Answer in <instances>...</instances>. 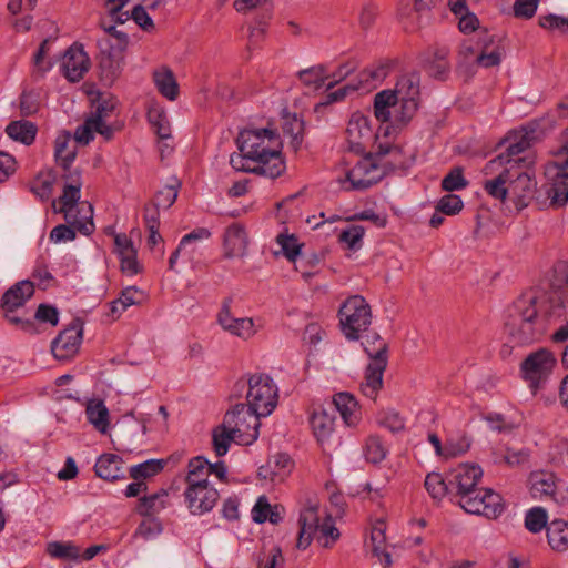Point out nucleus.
I'll return each mask as SVG.
<instances>
[{
	"label": "nucleus",
	"mask_w": 568,
	"mask_h": 568,
	"mask_svg": "<svg viewBox=\"0 0 568 568\" xmlns=\"http://www.w3.org/2000/svg\"><path fill=\"white\" fill-rule=\"evenodd\" d=\"M560 292L529 290L508 306L505 331L511 342L527 345L539 341L552 320L561 317Z\"/></svg>",
	"instance_id": "obj_1"
},
{
	"label": "nucleus",
	"mask_w": 568,
	"mask_h": 568,
	"mask_svg": "<svg viewBox=\"0 0 568 568\" xmlns=\"http://www.w3.org/2000/svg\"><path fill=\"white\" fill-rule=\"evenodd\" d=\"M483 469L478 465L460 464L448 473L452 498L467 513L495 519L504 511L501 497L488 488H478Z\"/></svg>",
	"instance_id": "obj_2"
},
{
	"label": "nucleus",
	"mask_w": 568,
	"mask_h": 568,
	"mask_svg": "<svg viewBox=\"0 0 568 568\" xmlns=\"http://www.w3.org/2000/svg\"><path fill=\"white\" fill-rule=\"evenodd\" d=\"M403 158L400 146L382 144L377 145L374 153H368L346 172L345 191H364L378 183L385 174L396 170H407L410 162Z\"/></svg>",
	"instance_id": "obj_3"
},
{
	"label": "nucleus",
	"mask_w": 568,
	"mask_h": 568,
	"mask_svg": "<svg viewBox=\"0 0 568 568\" xmlns=\"http://www.w3.org/2000/svg\"><path fill=\"white\" fill-rule=\"evenodd\" d=\"M236 142L240 152L260 163L264 176L276 179L285 172L286 165L281 152L283 144L275 130L245 129L240 132Z\"/></svg>",
	"instance_id": "obj_4"
},
{
	"label": "nucleus",
	"mask_w": 568,
	"mask_h": 568,
	"mask_svg": "<svg viewBox=\"0 0 568 568\" xmlns=\"http://www.w3.org/2000/svg\"><path fill=\"white\" fill-rule=\"evenodd\" d=\"M362 345L371 362L366 367L361 389L366 397L374 399L378 390L383 387V375L388 362V346L376 333L365 335Z\"/></svg>",
	"instance_id": "obj_5"
},
{
	"label": "nucleus",
	"mask_w": 568,
	"mask_h": 568,
	"mask_svg": "<svg viewBox=\"0 0 568 568\" xmlns=\"http://www.w3.org/2000/svg\"><path fill=\"white\" fill-rule=\"evenodd\" d=\"M247 394L245 404L257 416H268L277 405V386L273 379L263 373H256L247 379Z\"/></svg>",
	"instance_id": "obj_6"
},
{
	"label": "nucleus",
	"mask_w": 568,
	"mask_h": 568,
	"mask_svg": "<svg viewBox=\"0 0 568 568\" xmlns=\"http://www.w3.org/2000/svg\"><path fill=\"white\" fill-rule=\"evenodd\" d=\"M339 317L343 334L347 339L355 341L371 325V307L362 296L355 295L347 298L341 306Z\"/></svg>",
	"instance_id": "obj_7"
},
{
	"label": "nucleus",
	"mask_w": 568,
	"mask_h": 568,
	"mask_svg": "<svg viewBox=\"0 0 568 568\" xmlns=\"http://www.w3.org/2000/svg\"><path fill=\"white\" fill-rule=\"evenodd\" d=\"M568 153V140L561 148ZM547 182L542 184L539 194H545V202L548 201V206L559 209L568 202V159L562 163H554L549 165L545 173Z\"/></svg>",
	"instance_id": "obj_8"
},
{
	"label": "nucleus",
	"mask_w": 568,
	"mask_h": 568,
	"mask_svg": "<svg viewBox=\"0 0 568 568\" xmlns=\"http://www.w3.org/2000/svg\"><path fill=\"white\" fill-rule=\"evenodd\" d=\"M34 294V286H10L2 295L0 307L3 311L4 318L13 326L20 329L34 333V323L26 320L18 313L23 311L28 300Z\"/></svg>",
	"instance_id": "obj_9"
},
{
	"label": "nucleus",
	"mask_w": 568,
	"mask_h": 568,
	"mask_svg": "<svg viewBox=\"0 0 568 568\" xmlns=\"http://www.w3.org/2000/svg\"><path fill=\"white\" fill-rule=\"evenodd\" d=\"M260 417L245 404L240 403L226 412L223 423L237 437V443L248 445L258 437Z\"/></svg>",
	"instance_id": "obj_10"
},
{
	"label": "nucleus",
	"mask_w": 568,
	"mask_h": 568,
	"mask_svg": "<svg viewBox=\"0 0 568 568\" xmlns=\"http://www.w3.org/2000/svg\"><path fill=\"white\" fill-rule=\"evenodd\" d=\"M531 136L528 132L515 135L514 139H507L508 145L505 152L498 154L493 160L488 161L484 168L486 175L493 174L498 168L505 166L511 170L515 165L524 164L525 166L530 165L534 161L526 156H519L521 153L527 151L531 145Z\"/></svg>",
	"instance_id": "obj_11"
},
{
	"label": "nucleus",
	"mask_w": 568,
	"mask_h": 568,
	"mask_svg": "<svg viewBox=\"0 0 568 568\" xmlns=\"http://www.w3.org/2000/svg\"><path fill=\"white\" fill-rule=\"evenodd\" d=\"M531 136L528 132L515 135L514 139H507L508 145L505 152L498 154L493 160L488 161L484 168L486 175L493 174L498 168L505 166L511 170L515 165L524 164L525 166L530 165L534 161L526 156H519L521 153L527 151L531 145Z\"/></svg>",
	"instance_id": "obj_12"
},
{
	"label": "nucleus",
	"mask_w": 568,
	"mask_h": 568,
	"mask_svg": "<svg viewBox=\"0 0 568 568\" xmlns=\"http://www.w3.org/2000/svg\"><path fill=\"white\" fill-rule=\"evenodd\" d=\"M531 136L528 132L515 135L514 139H507L508 145L505 152L498 154L493 160L488 161L484 168L486 175L493 174L498 168L505 166L511 170L515 165L524 164L525 166L530 165L534 161L526 156H519L521 153L527 151L531 145Z\"/></svg>",
	"instance_id": "obj_13"
},
{
	"label": "nucleus",
	"mask_w": 568,
	"mask_h": 568,
	"mask_svg": "<svg viewBox=\"0 0 568 568\" xmlns=\"http://www.w3.org/2000/svg\"><path fill=\"white\" fill-rule=\"evenodd\" d=\"M81 213H83L81 216L73 215L70 221H67L70 225L59 224L53 227L50 233L51 241H72L75 239L77 231L83 235H90L94 231L92 205L88 202H81L78 214Z\"/></svg>",
	"instance_id": "obj_14"
},
{
	"label": "nucleus",
	"mask_w": 568,
	"mask_h": 568,
	"mask_svg": "<svg viewBox=\"0 0 568 568\" xmlns=\"http://www.w3.org/2000/svg\"><path fill=\"white\" fill-rule=\"evenodd\" d=\"M555 364L556 358L552 353L546 348H540L523 361L520 369L524 379L529 382L532 389H537L539 384L548 377Z\"/></svg>",
	"instance_id": "obj_15"
},
{
	"label": "nucleus",
	"mask_w": 568,
	"mask_h": 568,
	"mask_svg": "<svg viewBox=\"0 0 568 568\" xmlns=\"http://www.w3.org/2000/svg\"><path fill=\"white\" fill-rule=\"evenodd\" d=\"M83 326L80 320H74L52 341L51 351L59 361L71 359L79 351L82 342Z\"/></svg>",
	"instance_id": "obj_16"
},
{
	"label": "nucleus",
	"mask_w": 568,
	"mask_h": 568,
	"mask_svg": "<svg viewBox=\"0 0 568 568\" xmlns=\"http://www.w3.org/2000/svg\"><path fill=\"white\" fill-rule=\"evenodd\" d=\"M184 498L190 513L200 516L214 508L220 494L211 485H199L196 483L193 487H186Z\"/></svg>",
	"instance_id": "obj_17"
},
{
	"label": "nucleus",
	"mask_w": 568,
	"mask_h": 568,
	"mask_svg": "<svg viewBox=\"0 0 568 568\" xmlns=\"http://www.w3.org/2000/svg\"><path fill=\"white\" fill-rule=\"evenodd\" d=\"M90 59L82 44H72L63 54L61 69L70 82H79L89 71Z\"/></svg>",
	"instance_id": "obj_18"
},
{
	"label": "nucleus",
	"mask_w": 568,
	"mask_h": 568,
	"mask_svg": "<svg viewBox=\"0 0 568 568\" xmlns=\"http://www.w3.org/2000/svg\"><path fill=\"white\" fill-rule=\"evenodd\" d=\"M449 48L442 45L429 47L422 53L420 60L426 72L434 79L445 81L450 72L448 60Z\"/></svg>",
	"instance_id": "obj_19"
},
{
	"label": "nucleus",
	"mask_w": 568,
	"mask_h": 568,
	"mask_svg": "<svg viewBox=\"0 0 568 568\" xmlns=\"http://www.w3.org/2000/svg\"><path fill=\"white\" fill-rule=\"evenodd\" d=\"M508 181L509 199L518 210L528 206L536 193V182L526 172H513Z\"/></svg>",
	"instance_id": "obj_20"
},
{
	"label": "nucleus",
	"mask_w": 568,
	"mask_h": 568,
	"mask_svg": "<svg viewBox=\"0 0 568 568\" xmlns=\"http://www.w3.org/2000/svg\"><path fill=\"white\" fill-rule=\"evenodd\" d=\"M149 298V293L139 286H125L118 298L112 301L109 306L110 311L106 313V317L111 322L118 320L121 314L132 305H141Z\"/></svg>",
	"instance_id": "obj_21"
},
{
	"label": "nucleus",
	"mask_w": 568,
	"mask_h": 568,
	"mask_svg": "<svg viewBox=\"0 0 568 568\" xmlns=\"http://www.w3.org/2000/svg\"><path fill=\"white\" fill-rule=\"evenodd\" d=\"M300 532L297 538V548L306 549L316 534L320 524L318 507L313 504L305 507L298 518Z\"/></svg>",
	"instance_id": "obj_22"
},
{
	"label": "nucleus",
	"mask_w": 568,
	"mask_h": 568,
	"mask_svg": "<svg viewBox=\"0 0 568 568\" xmlns=\"http://www.w3.org/2000/svg\"><path fill=\"white\" fill-rule=\"evenodd\" d=\"M530 495L535 499L554 497L557 490L556 476L552 473L532 471L528 479Z\"/></svg>",
	"instance_id": "obj_23"
},
{
	"label": "nucleus",
	"mask_w": 568,
	"mask_h": 568,
	"mask_svg": "<svg viewBox=\"0 0 568 568\" xmlns=\"http://www.w3.org/2000/svg\"><path fill=\"white\" fill-rule=\"evenodd\" d=\"M371 135L369 119L359 112L353 113L346 128V136L351 146L358 151L363 146L364 140H368Z\"/></svg>",
	"instance_id": "obj_24"
},
{
	"label": "nucleus",
	"mask_w": 568,
	"mask_h": 568,
	"mask_svg": "<svg viewBox=\"0 0 568 568\" xmlns=\"http://www.w3.org/2000/svg\"><path fill=\"white\" fill-rule=\"evenodd\" d=\"M333 404L347 426H356L361 418V409L355 397L346 392L336 394Z\"/></svg>",
	"instance_id": "obj_25"
},
{
	"label": "nucleus",
	"mask_w": 568,
	"mask_h": 568,
	"mask_svg": "<svg viewBox=\"0 0 568 568\" xmlns=\"http://www.w3.org/2000/svg\"><path fill=\"white\" fill-rule=\"evenodd\" d=\"M292 460L286 454H277L258 468V477L268 479L272 483L282 481L291 471Z\"/></svg>",
	"instance_id": "obj_26"
},
{
	"label": "nucleus",
	"mask_w": 568,
	"mask_h": 568,
	"mask_svg": "<svg viewBox=\"0 0 568 568\" xmlns=\"http://www.w3.org/2000/svg\"><path fill=\"white\" fill-rule=\"evenodd\" d=\"M98 477L114 481L124 478L123 460L115 454H104L100 456L94 465Z\"/></svg>",
	"instance_id": "obj_27"
},
{
	"label": "nucleus",
	"mask_w": 568,
	"mask_h": 568,
	"mask_svg": "<svg viewBox=\"0 0 568 568\" xmlns=\"http://www.w3.org/2000/svg\"><path fill=\"white\" fill-rule=\"evenodd\" d=\"M247 246L246 232L240 224L230 225L224 233V250L226 257L244 255Z\"/></svg>",
	"instance_id": "obj_28"
},
{
	"label": "nucleus",
	"mask_w": 568,
	"mask_h": 568,
	"mask_svg": "<svg viewBox=\"0 0 568 568\" xmlns=\"http://www.w3.org/2000/svg\"><path fill=\"white\" fill-rule=\"evenodd\" d=\"M124 64V57L112 53L108 50H100L99 69L102 81L112 84L121 74Z\"/></svg>",
	"instance_id": "obj_29"
},
{
	"label": "nucleus",
	"mask_w": 568,
	"mask_h": 568,
	"mask_svg": "<svg viewBox=\"0 0 568 568\" xmlns=\"http://www.w3.org/2000/svg\"><path fill=\"white\" fill-rule=\"evenodd\" d=\"M89 423L101 434H106L110 426V413L102 399H90L85 405Z\"/></svg>",
	"instance_id": "obj_30"
},
{
	"label": "nucleus",
	"mask_w": 568,
	"mask_h": 568,
	"mask_svg": "<svg viewBox=\"0 0 568 568\" xmlns=\"http://www.w3.org/2000/svg\"><path fill=\"white\" fill-rule=\"evenodd\" d=\"M397 95L392 90H383L374 97V115L382 122H392L395 106L397 105Z\"/></svg>",
	"instance_id": "obj_31"
},
{
	"label": "nucleus",
	"mask_w": 568,
	"mask_h": 568,
	"mask_svg": "<svg viewBox=\"0 0 568 568\" xmlns=\"http://www.w3.org/2000/svg\"><path fill=\"white\" fill-rule=\"evenodd\" d=\"M335 417L325 409L314 412L311 417V426L321 445L327 443L334 432Z\"/></svg>",
	"instance_id": "obj_32"
},
{
	"label": "nucleus",
	"mask_w": 568,
	"mask_h": 568,
	"mask_svg": "<svg viewBox=\"0 0 568 568\" xmlns=\"http://www.w3.org/2000/svg\"><path fill=\"white\" fill-rule=\"evenodd\" d=\"M282 130L286 136L291 138L290 146L297 152L303 143L305 123L296 113H286L283 115Z\"/></svg>",
	"instance_id": "obj_33"
},
{
	"label": "nucleus",
	"mask_w": 568,
	"mask_h": 568,
	"mask_svg": "<svg viewBox=\"0 0 568 568\" xmlns=\"http://www.w3.org/2000/svg\"><path fill=\"white\" fill-rule=\"evenodd\" d=\"M420 75L417 72H409L398 78L395 89L392 90L398 100H417L420 95Z\"/></svg>",
	"instance_id": "obj_34"
},
{
	"label": "nucleus",
	"mask_w": 568,
	"mask_h": 568,
	"mask_svg": "<svg viewBox=\"0 0 568 568\" xmlns=\"http://www.w3.org/2000/svg\"><path fill=\"white\" fill-rule=\"evenodd\" d=\"M7 135L24 145H31L37 136L38 126L27 120L11 121L6 128Z\"/></svg>",
	"instance_id": "obj_35"
},
{
	"label": "nucleus",
	"mask_w": 568,
	"mask_h": 568,
	"mask_svg": "<svg viewBox=\"0 0 568 568\" xmlns=\"http://www.w3.org/2000/svg\"><path fill=\"white\" fill-rule=\"evenodd\" d=\"M547 540L551 549L558 552L568 549V521L554 519L547 526Z\"/></svg>",
	"instance_id": "obj_36"
},
{
	"label": "nucleus",
	"mask_w": 568,
	"mask_h": 568,
	"mask_svg": "<svg viewBox=\"0 0 568 568\" xmlns=\"http://www.w3.org/2000/svg\"><path fill=\"white\" fill-rule=\"evenodd\" d=\"M81 185L65 184L62 195L59 197L60 207L58 212L64 214L65 221H70L73 215H78ZM83 213L79 214L81 216Z\"/></svg>",
	"instance_id": "obj_37"
},
{
	"label": "nucleus",
	"mask_w": 568,
	"mask_h": 568,
	"mask_svg": "<svg viewBox=\"0 0 568 568\" xmlns=\"http://www.w3.org/2000/svg\"><path fill=\"white\" fill-rule=\"evenodd\" d=\"M169 494L165 490H160L150 496L139 499L136 505V513L144 517H152L159 514L168 506Z\"/></svg>",
	"instance_id": "obj_38"
},
{
	"label": "nucleus",
	"mask_w": 568,
	"mask_h": 568,
	"mask_svg": "<svg viewBox=\"0 0 568 568\" xmlns=\"http://www.w3.org/2000/svg\"><path fill=\"white\" fill-rule=\"evenodd\" d=\"M70 133L63 132L58 135L54 142V158L63 171H68L71 168L77 156V149L75 146L70 148Z\"/></svg>",
	"instance_id": "obj_39"
},
{
	"label": "nucleus",
	"mask_w": 568,
	"mask_h": 568,
	"mask_svg": "<svg viewBox=\"0 0 568 568\" xmlns=\"http://www.w3.org/2000/svg\"><path fill=\"white\" fill-rule=\"evenodd\" d=\"M511 176H514L511 169L504 168L497 176L484 182V190L491 197L505 202L509 197L508 181Z\"/></svg>",
	"instance_id": "obj_40"
},
{
	"label": "nucleus",
	"mask_w": 568,
	"mask_h": 568,
	"mask_svg": "<svg viewBox=\"0 0 568 568\" xmlns=\"http://www.w3.org/2000/svg\"><path fill=\"white\" fill-rule=\"evenodd\" d=\"M154 82L159 92L166 99L174 101L179 95V84L173 72L169 68L155 71Z\"/></svg>",
	"instance_id": "obj_41"
},
{
	"label": "nucleus",
	"mask_w": 568,
	"mask_h": 568,
	"mask_svg": "<svg viewBox=\"0 0 568 568\" xmlns=\"http://www.w3.org/2000/svg\"><path fill=\"white\" fill-rule=\"evenodd\" d=\"M425 488L429 496L435 500H440L444 496L452 497L450 484L448 483V474L445 478L438 473L428 474L425 478Z\"/></svg>",
	"instance_id": "obj_42"
},
{
	"label": "nucleus",
	"mask_w": 568,
	"mask_h": 568,
	"mask_svg": "<svg viewBox=\"0 0 568 568\" xmlns=\"http://www.w3.org/2000/svg\"><path fill=\"white\" fill-rule=\"evenodd\" d=\"M55 174L53 171L40 172L30 184V191L41 201H47L52 195Z\"/></svg>",
	"instance_id": "obj_43"
},
{
	"label": "nucleus",
	"mask_w": 568,
	"mask_h": 568,
	"mask_svg": "<svg viewBox=\"0 0 568 568\" xmlns=\"http://www.w3.org/2000/svg\"><path fill=\"white\" fill-rule=\"evenodd\" d=\"M232 442L237 443V437L226 427L224 423L216 426L212 432V445L217 457L224 456Z\"/></svg>",
	"instance_id": "obj_44"
},
{
	"label": "nucleus",
	"mask_w": 568,
	"mask_h": 568,
	"mask_svg": "<svg viewBox=\"0 0 568 568\" xmlns=\"http://www.w3.org/2000/svg\"><path fill=\"white\" fill-rule=\"evenodd\" d=\"M418 106L419 101L417 100H398L394 110L393 126H406L416 114Z\"/></svg>",
	"instance_id": "obj_45"
},
{
	"label": "nucleus",
	"mask_w": 568,
	"mask_h": 568,
	"mask_svg": "<svg viewBox=\"0 0 568 568\" xmlns=\"http://www.w3.org/2000/svg\"><path fill=\"white\" fill-rule=\"evenodd\" d=\"M392 65L390 61H384L365 68L359 73V85L367 87L372 83L382 82L388 75Z\"/></svg>",
	"instance_id": "obj_46"
},
{
	"label": "nucleus",
	"mask_w": 568,
	"mask_h": 568,
	"mask_svg": "<svg viewBox=\"0 0 568 568\" xmlns=\"http://www.w3.org/2000/svg\"><path fill=\"white\" fill-rule=\"evenodd\" d=\"M493 42H494L493 38H490L489 41H484L481 52L479 54H477L473 60L474 68L475 67L491 68V67H497L500 64L503 49L500 48V45H496L493 48V50L488 51L489 45Z\"/></svg>",
	"instance_id": "obj_47"
},
{
	"label": "nucleus",
	"mask_w": 568,
	"mask_h": 568,
	"mask_svg": "<svg viewBox=\"0 0 568 568\" xmlns=\"http://www.w3.org/2000/svg\"><path fill=\"white\" fill-rule=\"evenodd\" d=\"M371 549L384 567L392 565L390 554L385 549V531L382 527L375 526L371 532Z\"/></svg>",
	"instance_id": "obj_48"
},
{
	"label": "nucleus",
	"mask_w": 568,
	"mask_h": 568,
	"mask_svg": "<svg viewBox=\"0 0 568 568\" xmlns=\"http://www.w3.org/2000/svg\"><path fill=\"white\" fill-rule=\"evenodd\" d=\"M297 75L303 84L307 87L314 85L317 89L322 88L328 79L326 75V68L323 64L301 70Z\"/></svg>",
	"instance_id": "obj_49"
},
{
	"label": "nucleus",
	"mask_w": 568,
	"mask_h": 568,
	"mask_svg": "<svg viewBox=\"0 0 568 568\" xmlns=\"http://www.w3.org/2000/svg\"><path fill=\"white\" fill-rule=\"evenodd\" d=\"M548 525V514L542 507H534L526 513L525 527L530 532L538 534Z\"/></svg>",
	"instance_id": "obj_50"
},
{
	"label": "nucleus",
	"mask_w": 568,
	"mask_h": 568,
	"mask_svg": "<svg viewBox=\"0 0 568 568\" xmlns=\"http://www.w3.org/2000/svg\"><path fill=\"white\" fill-rule=\"evenodd\" d=\"M164 467L162 459H149L130 468V476L134 480L145 479L159 474Z\"/></svg>",
	"instance_id": "obj_51"
},
{
	"label": "nucleus",
	"mask_w": 568,
	"mask_h": 568,
	"mask_svg": "<svg viewBox=\"0 0 568 568\" xmlns=\"http://www.w3.org/2000/svg\"><path fill=\"white\" fill-rule=\"evenodd\" d=\"M280 562H283L282 549L275 545H264L256 556L257 568H276Z\"/></svg>",
	"instance_id": "obj_52"
},
{
	"label": "nucleus",
	"mask_w": 568,
	"mask_h": 568,
	"mask_svg": "<svg viewBox=\"0 0 568 568\" xmlns=\"http://www.w3.org/2000/svg\"><path fill=\"white\" fill-rule=\"evenodd\" d=\"M428 440L433 445L436 455L443 456V457H454L457 455H460L465 453L469 448V443H465L464 445L456 446L454 443L449 442L445 445V447L442 446V442L439 437L432 433L428 435Z\"/></svg>",
	"instance_id": "obj_53"
},
{
	"label": "nucleus",
	"mask_w": 568,
	"mask_h": 568,
	"mask_svg": "<svg viewBox=\"0 0 568 568\" xmlns=\"http://www.w3.org/2000/svg\"><path fill=\"white\" fill-rule=\"evenodd\" d=\"M48 554L51 557L60 559H78L80 558V548L71 542H50L48 545Z\"/></svg>",
	"instance_id": "obj_54"
},
{
	"label": "nucleus",
	"mask_w": 568,
	"mask_h": 568,
	"mask_svg": "<svg viewBox=\"0 0 568 568\" xmlns=\"http://www.w3.org/2000/svg\"><path fill=\"white\" fill-rule=\"evenodd\" d=\"M316 532L318 534V541H322V546L325 548H331L341 536L339 530L335 527L331 516L326 517Z\"/></svg>",
	"instance_id": "obj_55"
},
{
	"label": "nucleus",
	"mask_w": 568,
	"mask_h": 568,
	"mask_svg": "<svg viewBox=\"0 0 568 568\" xmlns=\"http://www.w3.org/2000/svg\"><path fill=\"white\" fill-rule=\"evenodd\" d=\"M148 119L154 128L155 133L160 139H168L171 136L170 123L165 113L160 109H152L148 112Z\"/></svg>",
	"instance_id": "obj_56"
},
{
	"label": "nucleus",
	"mask_w": 568,
	"mask_h": 568,
	"mask_svg": "<svg viewBox=\"0 0 568 568\" xmlns=\"http://www.w3.org/2000/svg\"><path fill=\"white\" fill-rule=\"evenodd\" d=\"M128 44L129 38L126 33H118L116 39L101 38L98 40L99 50H108L121 57H124Z\"/></svg>",
	"instance_id": "obj_57"
},
{
	"label": "nucleus",
	"mask_w": 568,
	"mask_h": 568,
	"mask_svg": "<svg viewBox=\"0 0 568 568\" xmlns=\"http://www.w3.org/2000/svg\"><path fill=\"white\" fill-rule=\"evenodd\" d=\"M364 455L366 460L373 464H377L385 458L386 449L384 448L379 437L369 436L367 438Z\"/></svg>",
	"instance_id": "obj_58"
},
{
	"label": "nucleus",
	"mask_w": 568,
	"mask_h": 568,
	"mask_svg": "<svg viewBox=\"0 0 568 568\" xmlns=\"http://www.w3.org/2000/svg\"><path fill=\"white\" fill-rule=\"evenodd\" d=\"M276 242L281 245L286 258L291 262H296L301 255V245L297 242V237L295 235L278 234Z\"/></svg>",
	"instance_id": "obj_59"
},
{
	"label": "nucleus",
	"mask_w": 568,
	"mask_h": 568,
	"mask_svg": "<svg viewBox=\"0 0 568 568\" xmlns=\"http://www.w3.org/2000/svg\"><path fill=\"white\" fill-rule=\"evenodd\" d=\"M442 189L448 192L463 190L468 185V181L464 178L463 169L457 166L442 180Z\"/></svg>",
	"instance_id": "obj_60"
},
{
	"label": "nucleus",
	"mask_w": 568,
	"mask_h": 568,
	"mask_svg": "<svg viewBox=\"0 0 568 568\" xmlns=\"http://www.w3.org/2000/svg\"><path fill=\"white\" fill-rule=\"evenodd\" d=\"M377 423L379 426L387 428L392 433H398L404 429V418L395 410H385L378 415Z\"/></svg>",
	"instance_id": "obj_61"
},
{
	"label": "nucleus",
	"mask_w": 568,
	"mask_h": 568,
	"mask_svg": "<svg viewBox=\"0 0 568 568\" xmlns=\"http://www.w3.org/2000/svg\"><path fill=\"white\" fill-rule=\"evenodd\" d=\"M464 207L463 200L459 195L447 194L444 195L436 205V211L446 215H455Z\"/></svg>",
	"instance_id": "obj_62"
},
{
	"label": "nucleus",
	"mask_w": 568,
	"mask_h": 568,
	"mask_svg": "<svg viewBox=\"0 0 568 568\" xmlns=\"http://www.w3.org/2000/svg\"><path fill=\"white\" fill-rule=\"evenodd\" d=\"M180 183L176 185H166L162 190L158 191L152 202L159 207L169 209L178 199V189Z\"/></svg>",
	"instance_id": "obj_63"
},
{
	"label": "nucleus",
	"mask_w": 568,
	"mask_h": 568,
	"mask_svg": "<svg viewBox=\"0 0 568 568\" xmlns=\"http://www.w3.org/2000/svg\"><path fill=\"white\" fill-rule=\"evenodd\" d=\"M539 26L547 30H559L561 33L568 32V17H561L554 13L539 17Z\"/></svg>",
	"instance_id": "obj_64"
}]
</instances>
